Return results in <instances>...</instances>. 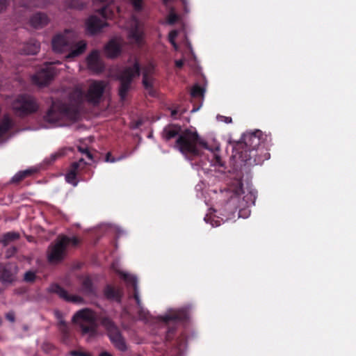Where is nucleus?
<instances>
[{
	"label": "nucleus",
	"instance_id": "f257e3e1",
	"mask_svg": "<svg viewBox=\"0 0 356 356\" xmlns=\"http://www.w3.org/2000/svg\"><path fill=\"white\" fill-rule=\"evenodd\" d=\"M161 135L165 141L177 138L174 147L191 161L200 156L203 148L208 149L207 143L196 131L188 129L182 131L181 126L178 124L167 125Z\"/></svg>",
	"mask_w": 356,
	"mask_h": 356
},
{
	"label": "nucleus",
	"instance_id": "f03ea898",
	"mask_svg": "<svg viewBox=\"0 0 356 356\" xmlns=\"http://www.w3.org/2000/svg\"><path fill=\"white\" fill-rule=\"evenodd\" d=\"M262 136L260 130L243 134L241 140L233 146L234 156H238L241 161L250 165L261 164L270 158V154L262 143Z\"/></svg>",
	"mask_w": 356,
	"mask_h": 356
},
{
	"label": "nucleus",
	"instance_id": "7ed1b4c3",
	"mask_svg": "<svg viewBox=\"0 0 356 356\" xmlns=\"http://www.w3.org/2000/svg\"><path fill=\"white\" fill-rule=\"evenodd\" d=\"M229 191L232 195L226 203L225 208L231 210L230 214L225 219L216 216H207L204 219L207 222L209 221L212 227H218L227 220L234 218V213L237 210H238V217L246 218L250 213L247 208L251 204H254L252 201V196L251 194H247L242 199L241 198V195L244 193L243 183L241 181H237L236 186L230 187Z\"/></svg>",
	"mask_w": 356,
	"mask_h": 356
},
{
	"label": "nucleus",
	"instance_id": "20e7f679",
	"mask_svg": "<svg viewBox=\"0 0 356 356\" xmlns=\"http://www.w3.org/2000/svg\"><path fill=\"white\" fill-rule=\"evenodd\" d=\"M83 102V92L81 90L76 89L70 94L68 102L60 100L52 101L51 106L44 115V119L49 123L58 122L64 117L76 119Z\"/></svg>",
	"mask_w": 356,
	"mask_h": 356
},
{
	"label": "nucleus",
	"instance_id": "39448f33",
	"mask_svg": "<svg viewBox=\"0 0 356 356\" xmlns=\"http://www.w3.org/2000/svg\"><path fill=\"white\" fill-rule=\"evenodd\" d=\"M52 49L58 53L68 52L67 59H73L83 54L87 47L85 40L76 41L74 33L65 29L63 33L55 35L51 40Z\"/></svg>",
	"mask_w": 356,
	"mask_h": 356
},
{
	"label": "nucleus",
	"instance_id": "423d86ee",
	"mask_svg": "<svg viewBox=\"0 0 356 356\" xmlns=\"http://www.w3.org/2000/svg\"><path fill=\"white\" fill-rule=\"evenodd\" d=\"M95 320V313L88 309L77 312L72 318L73 322L81 328L82 334L86 337L88 341L98 335Z\"/></svg>",
	"mask_w": 356,
	"mask_h": 356
},
{
	"label": "nucleus",
	"instance_id": "0eeeda50",
	"mask_svg": "<svg viewBox=\"0 0 356 356\" xmlns=\"http://www.w3.org/2000/svg\"><path fill=\"white\" fill-rule=\"evenodd\" d=\"M140 74V63L136 60L133 65L126 67L119 75L120 87L118 95L122 101H124L131 88V83L134 78Z\"/></svg>",
	"mask_w": 356,
	"mask_h": 356
},
{
	"label": "nucleus",
	"instance_id": "6e6552de",
	"mask_svg": "<svg viewBox=\"0 0 356 356\" xmlns=\"http://www.w3.org/2000/svg\"><path fill=\"white\" fill-rule=\"evenodd\" d=\"M13 108L17 115L24 117L36 112L38 106L33 97L22 95L13 102Z\"/></svg>",
	"mask_w": 356,
	"mask_h": 356
},
{
	"label": "nucleus",
	"instance_id": "1a4fd4ad",
	"mask_svg": "<svg viewBox=\"0 0 356 356\" xmlns=\"http://www.w3.org/2000/svg\"><path fill=\"white\" fill-rule=\"evenodd\" d=\"M106 83L102 80H92L86 94V99L90 104L97 105L103 97Z\"/></svg>",
	"mask_w": 356,
	"mask_h": 356
},
{
	"label": "nucleus",
	"instance_id": "9d476101",
	"mask_svg": "<svg viewBox=\"0 0 356 356\" xmlns=\"http://www.w3.org/2000/svg\"><path fill=\"white\" fill-rule=\"evenodd\" d=\"M56 74V71L52 63L47 64L42 68L33 77V81L38 86H46L50 83Z\"/></svg>",
	"mask_w": 356,
	"mask_h": 356
},
{
	"label": "nucleus",
	"instance_id": "9b49d317",
	"mask_svg": "<svg viewBox=\"0 0 356 356\" xmlns=\"http://www.w3.org/2000/svg\"><path fill=\"white\" fill-rule=\"evenodd\" d=\"M104 323L108 330V336L113 344L118 350L124 351L127 349L125 341L116 327L110 321L106 320Z\"/></svg>",
	"mask_w": 356,
	"mask_h": 356
},
{
	"label": "nucleus",
	"instance_id": "f8f14e48",
	"mask_svg": "<svg viewBox=\"0 0 356 356\" xmlns=\"http://www.w3.org/2000/svg\"><path fill=\"white\" fill-rule=\"evenodd\" d=\"M87 163L83 159H80L78 161L73 162L65 175V180L73 186L78 185L77 175L86 166Z\"/></svg>",
	"mask_w": 356,
	"mask_h": 356
},
{
	"label": "nucleus",
	"instance_id": "ddd939ff",
	"mask_svg": "<svg viewBox=\"0 0 356 356\" xmlns=\"http://www.w3.org/2000/svg\"><path fill=\"white\" fill-rule=\"evenodd\" d=\"M87 65L90 70L94 72H102L104 70V65L100 58L98 51L93 50L86 58Z\"/></svg>",
	"mask_w": 356,
	"mask_h": 356
},
{
	"label": "nucleus",
	"instance_id": "4468645a",
	"mask_svg": "<svg viewBox=\"0 0 356 356\" xmlns=\"http://www.w3.org/2000/svg\"><path fill=\"white\" fill-rule=\"evenodd\" d=\"M108 25L107 22H103L96 15L90 16L86 22V31L90 35L100 32L104 26Z\"/></svg>",
	"mask_w": 356,
	"mask_h": 356
},
{
	"label": "nucleus",
	"instance_id": "2eb2a0df",
	"mask_svg": "<svg viewBox=\"0 0 356 356\" xmlns=\"http://www.w3.org/2000/svg\"><path fill=\"white\" fill-rule=\"evenodd\" d=\"M154 72V67L151 65L146 67L143 72V85L148 94L152 97L156 96V90L153 86V79L152 74Z\"/></svg>",
	"mask_w": 356,
	"mask_h": 356
},
{
	"label": "nucleus",
	"instance_id": "dca6fc26",
	"mask_svg": "<svg viewBox=\"0 0 356 356\" xmlns=\"http://www.w3.org/2000/svg\"><path fill=\"white\" fill-rule=\"evenodd\" d=\"M99 229L100 231H111L114 234V238L115 240V244L118 245V243L124 242L126 239L129 238L128 232L124 229L118 227V226H113L111 225H102L99 227Z\"/></svg>",
	"mask_w": 356,
	"mask_h": 356
},
{
	"label": "nucleus",
	"instance_id": "f3484780",
	"mask_svg": "<svg viewBox=\"0 0 356 356\" xmlns=\"http://www.w3.org/2000/svg\"><path fill=\"white\" fill-rule=\"evenodd\" d=\"M66 255L65 246H51L48 254L49 262L56 264L61 261Z\"/></svg>",
	"mask_w": 356,
	"mask_h": 356
},
{
	"label": "nucleus",
	"instance_id": "a211bd4d",
	"mask_svg": "<svg viewBox=\"0 0 356 356\" xmlns=\"http://www.w3.org/2000/svg\"><path fill=\"white\" fill-rule=\"evenodd\" d=\"M17 268L15 265L3 266V270L0 274V280L3 282H12L15 280Z\"/></svg>",
	"mask_w": 356,
	"mask_h": 356
},
{
	"label": "nucleus",
	"instance_id": "6ab92c4d",
	"mask_svg": "<svg viewBox=\"0 0 356 356\" xmlns=\"http://www.w3.org/2000/svg\"><path fill=\"white\" fill-rule=\"evenodd\" d=\"M49 22L48 16L41 12L33 14L30 18V24L35 29H41L47 25Z\"/></svg>",
	"mask_w": 356,
	"mask_h": 356
},
{
	"label": "nucleus",
	"instance_id": "aec40b11",
	"mask_svg": "<svg viewBox=\"0 0 356 356\" xmlns=\"http://www.w3.org/2000/svg\"><path fill=\"white\" fill-rule=\"evenodd\" d=\"M116 271L118 273V274L121 276V277L127 282H130L134 285V298L136 299V301L138 304V305L140 306V300L139 298V294L138 291V286H137V279L135 276L129 275V273L122 271L120 270H116Z\"/></svg>",
	"mask_w": 356,
	"mask_h": 356
},
{
	"label": "nucleus",
	"instance_id": "412c9836",
	"mask_svg": "<svg viewBox=\"0 0 356 356\" xmlns=\"http://www.w3.org/2000/svg\"><path fill=\"white\" fill-rule=\"evenodd\" d=\"M53 290L60 298L64 299L66 301L72 302L75 303H80L82 302L83 301L81 297L77 296L69 295L68 293L65 289L60 288L58 286H54Z\"/></svg>",
	"mask_w": 356,
	"mask_h": 356
},
{
	"label": "nucleus",
	"instance_id": "4be33fe9",
	"mask_svg": "<svg viewBox=\"0 0 356 356\" xmlns=\"http://www.w3.org/2000/svg\"><path fill=\"white\" fill-rule=\"evenodd\" d=\"M104 51L107 57L114 58L121 53L120 46L114 40H111L104 47Z\"/></svg>",
	"mask_w": 356,
	"mask_h": 356
},
{
	"label": "nucleus",
	"instance_id": "5701e85b",
	"mask_svg": "<svg viewBox=\"0 0 356 356\" xmlns=\"http://www.w3.org/2000/svg\"><path fill=\"white\" fill-rule=\"evenodd\" d=\"M187 312L185 309H170L168 313L164 315L162 318L165 321L170 320H181L187 317Z\"/></svg>",
	"mask_w": 356,
	"mask_h": 356
},
{
	"label": "nucleus",
	"instance_id": "b1692460",
	"mask_svg": "<svg viewBox=\"0 0 356 356\" xmlns=\"http://www.w3.org/2000/svg\"><path fill=\"white\" fill-rule=\"evenodd\" d=\"M20 238V234L17 232H8L1 236L0 242L3 245L17 241Z\"/></svg>",
	"mask_w": 356,
	"mask_h": 356
},
{
	"label": "nucleus",
	"instance_id": "393cba45",
	"mask_svg": "<svg viewBox=\"0 0 356 356\" xmlns=\"http://www.w3.org/2000/svg\"><path fill=\"white\" fill-rule=\"evenodd\" d=\"M34 172L32 170H25L22 171L18 172L17 174H15L13 177L11 179L12 183L18 184L21 181H22L26 177H28L33 175Z\"/></svg>",
	"mask_w": 356,
	"mask_h": 356
},
{
	"label": "nucleus",
	"instance_id": "a878e982",
	"mask_svg": "<svg viewBox=\"0 0 356 356\" xmlns=\"http://www.w3.org/2000/svg\"><path fill=\"white\" fill-rule=\"evenodd\" d=\"M12 121L8 117L4 118L0 122V138L4 136L11 128Z\"/></svg>",
	"mask_w": 356,
	"mask_h": 356
},
{
	"label": "nucleus",
	"instance_id": "bb28decb",
	"mask_svg": "<svg viewBox=\"0 0 356 356\" xmlns=\"http://www.w3.org/2000/svg\"><path fill=\"white\" fill-rule=\"evenodd\" d=\"M39 49L40 44L36 41H30L24 47V51L27 54H36Z\"/></svg>",
	"mask_w": 356,
	"mask_h": 356
},
{
	"label": "nucleus",
	"instance_id": "cd10ccee",
	"mask_svg": "<svg viewBox=\"0 0 356 356\" xmlns=\"http://www.w3.org/2000/svg\"><path fill=\"white\" fill-rule=\"evenodd\" d=\"M207 147H208V150L211 151L213 154V159H212V162L216 165H218V166H223L224 164H223V162L222 161V159L220 157V156H219L218 154H217L216 153V151H218L219 150V147H217L215 148V151L213 149H211L209 145H207ZM205 149L204 148L202 149V154L199 156H197L196 159L199 158V157H201L203 155V150Z\"/></svg>",
	"mask_w": 356,
	"mask_h": 356
},
{
	"label": "nucleus",
	"instance_id": "c85d7f7f",
	"mask_svg": "<svg viewBox=\"0 0 356 356\" xmlns=\"http://www.w3.org/2000/svg\"><path fill=\"white\" fill-rule=\"evenodd\" d=\"M71 242L72 245H78L79 243L78 239L76 237L71 238L65 235H60L58 236V241L55 245H69Z\"/></svg>",
	"mask_w": 356,
	"mask_h": 356
},
{
	"label": "nucleus",
	"instance_id": "c756f323",
	"mask_svg": "<svg viewBox=\"0 0 356 356\" xmlns=\"http://www.w3.org/2000/svg\"><path fill=\"white\" fill-rule=\"evenodd\" d=\"M65 152L66 149L64 148L59 149L58 152L51 154L49 158H47L45 162L49 165L53 163L57 159L63 156L65 154Z\"/></svg>",
	"mask_w": 356,
	"mask_h": 356
},
{
	"label": "nucleus",
	"instance_id": "7c9ffc66",
	"mask_svg": "<svg viewBox=\"0 0 356 356\" xmlns=\"http://www.w3.org/2000/svg\"><path fill=\"white\" fill-rule=\"evenodd\" d=\"M55 316L58 321L59 330L63 334H66L67 332V326L63 320L62 314L58 311H56Z\"/></svg>",
	"mask_w": 356,
	"mask_h": 356
},
{
	"label": "nucleus",
	"instance_id": "2f4dec72",
	"mask_svg": "<svg viewBox=\"0 0 356 356\" xmlns=\"http://www.w3.org/2000/svg\"><path fill=\"white\" fill-rule=\"evenodd\" d=\"M129 37L133 39L136 44H140L142 43L143 37L142 33L138 28L132 29L130 32Z\"/></svg>",
	"mask_w": 356,
	"mask_h": 356
},
{
	"label": "nucleus",
	"instance_id": "473e14b6",
	"mask_svg": "<svg viewBox=\"0 0 356 356\" xmlns=\"http://www.w3.org/2000/svg\"><path fill=\"white\" fill-rule=\"evenodd\" d=\"M70 8L82 10L86 7V3L80 0H65Z\"/></svg>",
	"mask_w": 356,
	"mask_h": 356
},
{
	"label": "nucleus",
	"instance_id": "72a5a7b5",
	"mask_svg": "<svg viewBox=\"0 0 356 356\" xmlns=\"http://www.w3.org/2000/svg\"><path fill=\"white\" fill-rule=\"evenodd\" d=\"M204 89L199 85H195L191 91V95L193 97H200L204 95Z\"/></svg>",
	"mask_w": 356,
	"mask_h": 356
},
{
	"label": "nucleus",
	"instance_id": "f704fd0d",
	"mask_svg": "<svg viewBox=\"0 0 356 356\" xmlns=\"http://www.w3.org/2000/svg\"><path fill=\"white\" fill-rule=\"evenodd\" d=\"M179 19V16L174 12H170L167 17V22L170 25L175 24Z\"/></svg>",
	"mask_w": 356,
	"mask_h": 356
},
{
	"label": "nucleus",
	"instance_id": "c9c22d12",
	"mask_svg": "<svg viewBox=\"0 0 356 356\" xmlns=\"http://www.w3.org/2000/svg\"><path fill=\"white\" fill-rule=\"evenodd\" d=\"M177 35H178V31L177 30L171 31L168 35V40H169L170 42L172 44H173L174 46H176L175 40L176 37L177 36Z\"/></svg>",
	"mask_w": 356,
	"mask_h": 356
},
{
	"label": "nucleus",
	"instance_id": "e433bc0d",
	"mask_svg": "<svg viewBox=\"0 0 356 356\" xmlns=\"http://www.w3.org/2000/svg\"><path fill=\"white\" fill-rule=\"evenodd\" d=\"M131 3L136 11H140L142 9V0H131Z\"/></svg>",
	"mask_w": 356,
	"mask_h": 356
},
{
	"label": "nucleus",
	"instance_id": "4c0bfd02",
	"mask_svg": "<svg viewBox=\"0 0 356 356\" xmlns=\"http://www.w3.org/2000/svg\"><path fill=\"white\" fill-rule=\"evenodd\" d=\"M35 273L32 271L26 272L24 275V280L27 282H32L35 280Z\"/></svg>",
	"mask_w": 356,
	"mask_h": 356
},
{
	"label": "nucleus",
	"instance_id": "58836bf2",
	"mask_svg": "<svg viewBox=\"0 0 356 356\" xmlns=\"http://www.w3.org/2000/svg\"><path fill=\"white\" fill-rule=\"evenodd\" d=\"M79 150L83 154H85L89 159H92V155L87 147H79Z\"/></svg>",
	"mask_w": 356,
	"mask_h": 356
},
{
	"label": "nucleus",
	"instance_id": "ea45409f",
	"mask_svg": "<svg viewBox=\"0 0 356 356\" xmlns=\"http://www.w3.org/2000/svg\"><path fill=\"white\" fill-rule=\"evenodd\" d=\"M105 294L109 298H114L115 290L111 287H108L105 291Z\"/></svg>",
	"mask_w": 356,
	"mask_h": 356
},
{
	"label": "nucleus",
	"instance_id": "a19ab883",
	"mask_svg": "<svg viewBox=\"0 0 356 356\" xmlns=\"http://www.w3.org/2000/svg\"><path fill=\"white\" fill-rule=\"evenodd\" d=\"M71 356H90V354L87 353L80 352V351H72L70 353Z\"/></svg>",
	"mask_w": 356,
	"mask_h": 356
},
{
	"label": "nucleus",
	"instance_id": "79ce46f5",
	"mask_svg": "<svg viewBox=\"0 0 356 356\" xmlns=\"http://www.w3.org/2000/svg\"><path fill=\"white\" fill-rule=\"evenodd\" d=\"M105 161L106 162H111V163H113L115 161V159L112 157V155H111V152H108L106 155V157H105Z\"/></svg>",
	"mask_w": 356,
	"mask_h": 356
},
{
	"label": "nucleus",
	"instance_id": "37998d69",
	"mask_svg": "<svg viewBox=\"0 0 356 356\" xmlns=\"http://www.w3.org/2000/svg\"><path fill=\"white\" fill-rule=\"evenodd\" d=\"M8 0H0V11L4 10L6 8Z\"/></svg>",
	"mask_w": 356,
	"mask_h": 356
},
{
	"label": "nucleus",
	"instance_id": "c03bdc74",
	"mask_svg": "<svg viewBox=\"0 0 356 356\" xmlns=\"http://www.w3.org/2000/svg\"><path fill=\"white\" fill-rule=\"evenodd\" d=\"M184 65V61L181 59L175 60V66L178 68H181Z\"/></svg>",
	"mask_w": 356,
	"mask_h": 356
},
{
	"label": "nucleus",
	"instance_id": "a18cd8bd",
	"mask_svg": "<svg viewBox=\"0 0 356 356\" xmlns=\"http://www.w3.org/2000/svg\"><path fill=\"white\" fill-rule=\"evenodd\" d=\"M6 318L8 320H9L10 322H13L15 321V315L13 313H8L6 314Z\"/></svg>",
	"mask_w": 356,
	"mask_h": 356
},
{
	"label": "nucleus",
	"instance_id": "49530a36",
	"mask_svg": "<svg viewBox=\"0 0 356 356\" xmlns=\"http://www.w3.org/2000/svg\"><path fill=\"white\" fill-rule=\"evenodd\" d=\"M221 118L223 119L224 122L225 123H231L232 122V119L231 117H225V116H221Z\"/></svg>",
	"mask_w": 356,
	"mask_h": 356
},
{
	"label": "nucleus",
	"instance_id": "de8ad7c7",
	"mask_svg": "<svg viewBox=\"0 0 356 356\" xmlns=\"http://www.w3.org/2000/svg\"><path fill=\"white\" fill-rule=\"evenodd\" d=\"M177 111L174 109L171 111V116L172 118H175V119H177Z\"/></svg>",
	"mask_w": 356,
	"mask_h": 356
},
{
	"label": "nucleus",
	"instance_id": "09e8293b",
	"mask_svg": "<svg viewBox=\"0 0 356 356\" xmlns=\"http://www.w3.org/2000/svg\"><path fill=\"white\" fill-rule=\"evenodd\" d=\"M27 241L29 243H34L35 241H34V237L33 236H27Z\"/></svg>",
	"mask_w": 356,
	"mask_h": 356
},
{
	"label": "nucleus",
	"instance_id": "8fccbe9b",
	"mask_svg": "<svg viewBox=\"0 0 356 356\" xmlns=\"http://www.w3.org/2000/svg\"><path fill=\"white\" fill-rule=\"evenodd\" d=\"M182 3L184 6V10L186 12H188V9H187V6H186V0H182Z\"/></svg>",
	"mask_w": 356,
	"mask_h": 356
},
{
	"label": "nucleus",
	"instance_id": "3c124183",
	"mask_svg": "<svg viewBox=\"0 0 356 356\" xmlns=\"http://www.w3.org/2000/svg\"><path fill=\"white\" fill-rule=\"evenodd\" d=\"M99 356H112V355L107 352H103L100 354Z\"/></svg>",
	"mask_w": 356,
	"mask_h": 356
},
{
	"label": "nucleus",
	"instance_id": "603ef678",
	"mask_svg": "<svg viewBox=\"0 0 356 356\" xmlns=\"http://www.w3.org/2000/svg\"><path fill=\"white\" fill-rule=\"evenodd\" d=\"M22 6H23L24 7H29V6H31V5H29V4H28V3H23V5H22Z\"/></svg>",
	"mask_w": 356,
	"mask_h": 356
}]
</instances>
